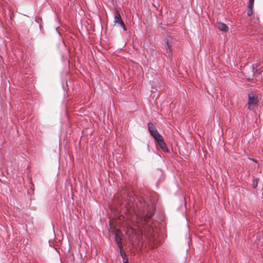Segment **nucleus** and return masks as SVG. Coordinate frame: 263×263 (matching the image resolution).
<instances>
[{"label":"nucleus","mask_w":263,"mask_h":263,"mask_svg":"<svg viewBox=\"0 0 263 263\" xmlns=\"http://www.w3.org/2000/svg\"><path fill=\"white\" fill-rule=\"evenodd\" d=\"M217 28L220 30L226 32L229 30L228 26L222 22H219L217 23Z\"/></svg>","instance_id":"9"},{"label":"nucleus","mask_w":263,"mask_h":263,"mask_svg":"<svg viewBox=\"0 0 263 263\" xmlns=\"http://www.w3.org/2000/svg\"><path fill=\"white\" fill-rule=\"evenodd\" d=\"M126 198L127 201L128 205L129 208H133L135 209V206H136L139 210L140 212L142 210L143 211L142 216L144 217V220L145 221H147L148 219H151L154 214L155 210L153 208H151L148 210L147 209V212H145L144 209H140V205L139 204H140V206H142L143 203L141 202L139 199L137 201L133 193H131L129 192H127Z\"/></svg>","instance_id":"1"},{"label":"nucleus","mask_w":263,"mask_h":263,"mask_svg":"<svg viewBox=\"0 0 263 263\" xmlns=\"http://www.w3.org/2000/svg\"><path fill=\"white\" fill-rule=\"evenodd\" d=\"M124 263H128V259H124Z\"/></svg>","instance_id":"15"},{"label":"nucleus","mask_w":263,"mask_h":263,"mask_svg":"<svg viewBox=\"0 0 263 263\" xmlns=\"http://www.w3.org/2000/svg\"><path fill=\"white\" fill-rule=\"evenodd\" d=\"M147 149H148V150H149V145H148V144L147 145Z\"/></svg>","instance_id":"16"},{"label":"nucleus","mask_w":263,"mask_h":263,"mask_svg":"<svg viewBox=\"0 0 263 263\" xmlns=\"http://www.w3.org/2000/svg\"><path fill=\"white\" fill-rule=\"evenodd\" d=\"M243 73L248 79H251L255 76V68L254 65H247L243 70Z\"/></svg>","instance_id":"5"},{"label":"nucleus","mask_w":263,"mask_h":263,"mask_svg":"<svg viewBox=\"0 0 263 263\" xmlns=\"http://www.w3.org/2000/svg\"><path fill=\"white\" fill-rule=\"evenodd\" d=\"M147 127L151 135L153 136L155 140L160 138L161 135L158 133L156 127L151 122L147 123Z\"/></svg>","instance_id":"6"},{"label":"nucleus","mask_w":263,"mask_h":263,"mask_svg":"<svg viewBox=\"0 0 263 263\" xmlns=\"http://www.w3.org/2000/svg\"><path fill=\"white\" fill-rule=\"evenodd\" d=\"M248 105L250 110L254 111L257 109L259 106V95L256 92L251 91L248 93Z\"/></svg>","instance_id":"2"},{"label":"nucleus","mask_w":263,"mask_h":263,"mask_svg":"<svg viewBox=\"0 0 263 263\" xmlns=\"http://www.w3.org/2000/svg\"><path fill=\"white\" fill-rule=\"evenodd\" d=\"M254 3V0H249V3L248 5V7L251 8L252 7H253Z\"/></svg>","instance_id":"13"},{"label":"nucleus","mask_w":263,"mask_h":263,"mask_svg":"<svg viewBox=\"0 0 263 263\" xmlns=\"http://www.w3.org/2000/svg\"><path fill=\"white\" fill-rule=\"evenodd\" d=\"M253 7H252L251 8L248 7V10H247V15L248 16H251L253 14Z\"/></svg>","instance_id":"12"},{"label":"nucleus","mask_w":263,"mask_h":263,"mask_svg":"<svg viewBox=\"0 0 263 263\" xmlns=\"http://www.w3.org/2000/svg\"><path fill=\"white\" fill-rule=\"evenodd\" d=\"M165 49L166 50L165 56L170 58L172 55V47L173 44L172 37L169 35H166L164 39Z\"/></svg>","instance_id":"3"},{"label":"nucleus","mask_w":263,"mask_h":263,"mask_svg":"<svg viewBox=\"0 0 263 263\" xmlns=\"http://www.w3.org/2000/svg\"><path fill=\"white\" fill-rule=\"evenodd\" d=\"M119 249H120V254L123 259V263H124V259H128V258L127 257V255H126V253L122 251L121 246L120 247V248H119Z\"/></svg>","instance_id":"10"},{"label":"nucleus","mask_w":263,"mask_h":263,"mask_svg":"<svg viewBox=\"0 0 263 263\" xmlns=\"http://www.w3.org/2000/svg\"><path fill=\"white\" fill-rule=\"evenodd\" d=\"M258 182H259L258 178H255V179H253V180L252 181V186H253V189L257 188V187L258 186Z\"/></svg>","instance_id":"11"},{"label":"nucleus","mask_w":263,"mask_h":263,"mask_svg":"<svg viewBox=\"0 0 263 263\" xmlns=\"http://www.w3.org/2000/svg\"><path fill=\"white\" fill-rule=\"evenodd\" d=\"M115 238L118 247L120 248L122 243L123 235L119 230H116Z\"/></svg>","instance_id":"8"},{"label":"nucleus","mask_w":263,"mask_h":263,"mask_svg":"<svg viewBox=\"0 0 263 263\" xmlns=\"http://www.w3.org/2000/svg\"><path fill=\"white\" fill-rule=\"evenodd\" d=\"M155 140L157 142V144L159 145L160 147L163 150V152H168V149L166 146V143H165L162 136L160 137V138H157V140Z\"/></svg>","instance_id":"7"},{"label":"nucleus","mask_w":263,"mask_h":263,"mask_svg":"<svg viewBox=\"0 0 263 263\" xmlns=\"http://www.w3.org/2000/svg\"><path fill=\"white\" fill-rule=\"evenodd\" d=\"M114 23L115 25H118L121 27L124 31L127 30L125 25L122 20L119 11L117 9L115 10Z\"/></svg>","instance_id":"4"},{"label":"nucleus","mask_w":263,"mask_h":263,"mask_svg":"<svg viewBox=\"0 0 263 263\" xmlns=\"http://www.w3.org/2000/svg\"><path fill=\"white\" fill-rule=\"evenodd\" d=\"M249 159H250L251 161H254V162H256V163H257V160H255V159H251V158H249Z\"/></svg>","instance_id":"14"}]
</instances>
